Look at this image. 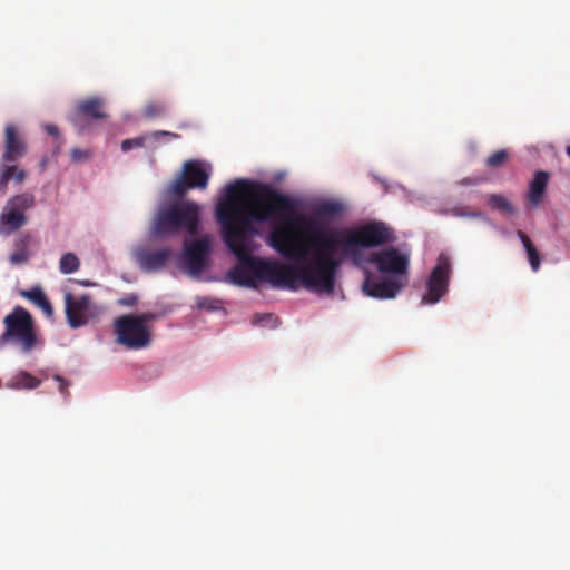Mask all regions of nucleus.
<instances>
[{
  "instance_id": "nucleus-1",
  "label": "nucleus",
  "mask_w": 570,
  "mask_h": 570,
  "mask_svg": "<svg viewBox=\"0 0 570 570\" xmlns=\"http://www.w3.org/2000/svg\"><path fill=\"white\" fill-rule=\"evenodd\" d=\"M297 208V200L268 184L239 179L225 187L216 218L239 261L228 274L234 284L255 288L258 279L276 288L333 294L343 258L395 239L383 222L338 230Z\"/></svg>"
},
{
  "instance_id": "nucleus-2",
  "label": "nucleus",
  "mask_w": 570,
  "mask_h": 570,
  "mask_svg": "<svg viewBox=\"0 0 570 570\" xmlns=\"http://www.w3.org/2000/svg\"><path fill=\"white\" fill-rule=\"evenodd\" d=\"M199 215L200 207L193 200H180L163 206L153 219L150 235L160 238L185 230L194 236L198 233Z\"/></svg>"
},
{
  "instance_id": "nucleus-3",
  "label": "nucleus",
  "mask_w": 570,
  "mask_h": 570,
  "mask_svg": "<svg viewBox=\"0 0 570 570\" xmlns=\"http://www.w3.org/2000/svg\"><path fill=\"white\" fill-rule=\"evenodd\" d=\"M4 331L0 335V344H12L22 352H31L38 344V335L35 321L28 309L16 306L11 313L3 318Z\"/></svg>"
},
{
  "instance_id": "nucleus-4",
  "label": "nucleus",
  "mask_w": 570,
  "mask_h": 570,
  "mask_svg": "<svg viewBox=\"0 0 570 570\" xmlns=\"http://www.w3.org/2000/svg\"><path fill=\"white\" fill-rule=\"evenodd\" d=\"M156 318L157 315L151 312L117 317L114 322L117 343L128 350H141L147 347L151 341V333L147 324Z\"/></svg>"
},
{
  "instance_id": "nucleus-5",
  "label": "nucleus",
  "mask_w": 570,
  "mask_h": 570,
  "mask_svg": "<svg viewBox=\"0 0 570 570\" xmlns=\"http://www.w3.org/2000/svg\"><path fill=\"white\" fill-rule=\"evenodd\" d=\"M210 167L198 159L186 160L179 174L167 187V195L176 198L184 197L190 189L204 190L208 186Z\"/></svg>"
},
{
  "instance_id": "nucleus-6",
  "label": "nucleus",
  "mask_w": 570,
  "mask_h": 570,
  "mask_svg": "<svg viewBox=\"0 0 570 570\" xmlns=\"http://www.w3.org/2000/svg\"><path fill=\"white\" fill-rule=\"evenodd\" d=\"M35 205V196L30 193H22L9 198L0 214V235L9 236L27 223L26 210Z\"/></svg>"
},
{
  "instance_id": "nucleus-7",
  "label": "nucleus",
  "mask_w": 570,
  "mask_h": 570,
  "mask_svg": "<svg viewBox=\"0 0 570 570\" xmlns=\"http://www.w3.org/2000/svg\"><path fill=\"white\" fill-rule=\"evenodd\" d=\"M65 313L67 323L71 328H79L89 323L99 313L91 295L76 296L71 289H63Z\"/></svg>"
},
{
  "instance_id": "nucleus-8",
  "label": "nucleus",
  "mask_w": 570,
  "mask_h": 570,
  "mask_svg": "<svg viewBox=\"0 0 570 570\" xmlns=\"http://www.w3.org/2000/svg\"><path fill=\"white\" fill-rule=\"evenodd\" d=\"M451 272L452 267L449 256L440 254L436 265L428 278V292L422 297L423 304H435L448 293Z\"/></svg>"
},
{
  "instance_id": "nucleus-9",
  "label": "nucleus",
  "mask_w": 570,
  "mask_h": 570,
  "mask_svg": "<svg viewBox=\"0 0 570 570\" xmlns=\"http://www.w3.org/2000/svg\"><path fill=\"white\" fill-rule=\"evenodd\" d=\"M368 262L373 263L383 274L393 275L399 279L405 278L410 264L409 255L399 252L394 247H389L370 255Z\"/></svg>"
},
{
  "instance_id": "nucleus-10",
  "label": "nucleus",
  "mask_w": 570,
  "mask_h": 570,
  "mask_svg": "<svg viewBox=\"0 0 570 570\" xmlns=\"http://www.w3.org/2000/svg\"><path fill=\"white\" fill-rule=\"evenodd\" d=\"M210 253V242L203 237L190 243H185L183 253V263L190 275H199L207 264Z\"/></svg>"
},
{
  "instance_id": "nucleus-11",
  "label": "nucleus",
  "mask_w": 570,
  "mask_h": 570,
  "mask_svg": "<svg viewBox=\"0 0 570 570\" xmlns=\"http://www.w3.org/2000/svg\"><path fill=\"white\" fill-rule=\"evenodd\" d=\"M173 250L169 247L150 249L139 246L134 250V257L140 269L147 273L161 271L171 258Z\"/></svg>"
},
{
  "instance_id": "nucleus-12",
  "label": "nucleus",
  "mask_w": 570,
  "mask_h": 570,
  "mask_svg": "<svg viewBox=\"0 0 570 570\" xmlns=\"http://www.w3.org/2000/svg\"><path fill=\"white\" fill-rule=\"evenodd\" d=\"M404 285L405 281L396 277H389L382 282H377L370 275V273H367L362 288L370 297L390 299L394 298Z\"/></svg>"
},
{
  "instance_id": "nucleus-13",
  "label": "nucleus",
  "mask_w": 570,
  "mask_h": 570,
  "mask_svg": "<svg viewBox=\"0 0 570 570\" xmlns=\"http://www.w3.org/2000/svg\"><path fill=\"white\" fill-rule=\"evenodd\" d=\"M28 151V145L19 132L18 128L8 124L4 128V147L1 156L3 163H16L24 157Z\"/></svg>"
},
{
  "instance_id": "nucleus-14",
  "label": "nucleus",
  "mask_w": 570,
  "mask_h": 570,
  "mask_svg": "<svg viewBox=\"0 0 570 570\" xmlns=\"http://www.w3.org/2000/svg\"><path fill=\"white\" fill-rule=\"evenodd\" d=\"M549 180V173L539 170L534 174L530 183L528 199L533 206H539L542 202Z\"/></svg>"
},
{
  "instance_id": "nucleus-15",
  "label": "nucleus",
  "mask_w": 570,
  "mask_h": 570,
  "mask_svg": "<svg viewBox=\"0 0 570 570\" xmlns=\"http://www.w3.org/2000/svg\"><path fill=\"white\" fill-rule=\"evenodd\" d=\"M77 114L79 117L92 119H104L107 117L104 111V101L97 97L80 101L77 105Z\"/></svg>"
},
{
  "instance_id": "nucleus-16",
  "label": "nucleus",
  "mask_w": 570,
  "mask_h": 570,
  "mask_svg": "<svg viewBox=\"0 0 570 570\" xmlns=\"http://www.w3.org/2000/svg\"><path fill=\"white\" fill-rule=\"evenodd\" d=\"M20 296L32 302L48 317H52L53 308L41 287L35 286L30 289L20 291Z\"/></svg>"
},
{
  "instance_id": "nucleus-17",
  "label": "nucleus",
  "mask_w": 570,
  "mask_h": 570,
  "mask_svg": "<svg viewBox=\"0 0 570 570\" xmlns=\"http://www.w3.org/2000/svg\"><path fill=\"white\" fill-rule=\"evenodd\" d=\"M41 381L27 371L18 372L8 383L7 386L14 390L26 389L33 390L40 385Z\"/></svg>"
},
{
  "instance_id": "nucleus-18",
  "label": "nucleus",
  "mask_w": 570,
  "mask_h": 570,
  "mask_svg": "<svg viewBox=\"0 0 570 570\" xmlns=\"http://www.w3.org/2000/svg\"><path fill=\"white\" fill-rule=\"evenodd\" d=\"M30 240L31 236L29 234H24L19 238L17 242V246L19 248L9 256V262L12 265L23 264L29 259L30 254L27 249V246L29 245Z\"/></svg>"
},
{
  "instance_id": "nucleus-19",
  "label": "nucleus",
  "mask_w": 570,
  "mask_h": 570,
  "mask_svg": "<svg viewBox=\"0 0 570 570\" xmlns=\"http://www.w3.org/2000/svg\"><path fill=\"white\" fill-rule=\"evenodd\" d=\"M488 203L492 209L503 212L510 215L514 213V207L503 195L491 194L489 196Z\"/></svg>"
},
{
  "instance_id": "nucleus-20",
  "label": "nucleus",
  "mask_w": 570,
  "mask_h": 570,
  "mask_svg": "<svg viewBox=\"0 0 570 570\" xmlns=\"http://www.w3.org/2000/svg\"><path fill=\"white\" fill-rule=\"evenodd\" d=\"M80 261L73 253H66L59 262V269L62 274H71L79 269Z\"/></svg>"
},
{
  "instance_id": "nucleus-21",
  "label": "nucleus",
  "mask_w": 570,
  "mask_h": 570,
  "mask_svg": "<svg viewBox=\"0 0 570 570\" xmlns=\"http://www.w3.org/2000/svg\"><path fill=\"white\" fill-rule=\"evenodd\" d=\"M16 165L12 163H3L0 165V193L4 194L8 183L13 178Z\"/></svg>"
},
{
  "instance_id": "nucleus-22",
  "label": "nucleus",
  "mask_w": 570,
  "mask_h": 570,
  "mask_svg": "<svg viewBox=\"0 0 570 570\" xmlns=\"http://www.w3.org/2000/svg\"><path fill=\"white\" fill-rule=\"evenodd\" d=\"M509 153L504 149L497 150L485 159V165L490 168H499L508 160Z\"/></svg>"
},
{
  "instance_id": "nucleus-23",
  "label": "nucleus",
  "mask_w": 570,
  "mask_h": 570,
  "mask_svg": "<svg viewBox=\"0 0 570 570\" xmlns=\"http://www.w3.org/2000/svg\"><path fill=\"white\" fill-rule=\"evenodd\" d=\"M253 324L255 325H263L268 327H276L278 324V317H276L274 314L267 313V314H256L253 318Z\"/></svg>"
},
{
  "instance_id": "nucleus-24",
  "label": "nucleus",
  "mask_w": 570,
  "mask_h": 570,
  "mask_svg": "<svg viewBox=\"0 0 570 570\" xmlns=\"http://www.w3.org/2000/svg\"><path fill=\"white\" fill-rule=\"evenodd\" d=\"M341 212L338 204L334 202H323L317 206V213L325 216H335Z\"/></svg>"
},
{
  "instance_id": "nucleus-25",
  "label": "nucleus",
  "mask_w": 570,
  "mask_h": 570,
  "mask_svg": "<svg viewBox=\"0 0 570 570\" xmlns=\"http://www.w3.org/2000/svg\"><path fill=\"white\" fill-rule=\"evenodd\" d=\"M91 157V153L86 149L72 148L70 150V158L73 163H83Z\"/></svg>"
},
{
  "instance_id": "nucleus-26",
  "label": "nucleus",
  "mask_w": 570,
  "mask_h": 570,
  "mask_svg": "<svg viewBox=\"0 0 570 570\" xmlns=\"http://www.w3.org/2000/svg\"><path fill=\"white\" fill-rule=\"evenodd\" d=\"M145 139H146V137H144V136L131 138V139H125L121 142V150L122 151H129L132 148L142 147L144 142H145Z\"/></svg>"
},
{
  "instance_id": "nucleus-27",
  "label": "nucleus",
  "mask_w": 570,
  "mask_h": 570,
  "mask_svg": "<svg viewBox=\"0 0 570 570\" xmlns=\"http://www.w3.org/2000/svg\"><path fill=\"white\" fill-rule=\"evenodd\" d=\"M164 112H165V108L158 104H149L145 108V115L148 118H154V117L160 116Z\"/></svg>"
},
{
  "instance_id": "nucleus-28",
  "label": "nucleus",
  "mask_w": 570,
  "mask_h": 570,
  "mask_svg": "<svg viewBox=\"0 0 570 570\" xmlns=\"http://www.w3.org/2000/svg\"><path fill=\"white\" fill-rule=\"evenodd\" d=\"M517 235H518V237L520 238V240H521V243H522V245H523V247H524V249H525L527 254H529V253H532V252H535V250H537V248H535V246L533 245L532 240L529 238V236H528L524 232H522V230H518V232H517Z\"/></svg>"
},
{
  "instance_id": "nucleus-29",
  "label": "nucleus",
  "mask_w": 570,
  "mask_h": 570,
  "mask_svg": "<svg viewBox=\"0 0 570 570\" xmlns=\"http://www.w3.org/2000/svg\"><path fill=\"white\" fill-rule=\"evenodd\" d=\"M517 235H518V237L520 238V240H521V243H522V245H523V247H524V249H525L527 254H529V253H532V252H535V250H537V248H535V246L533 245L532 240L529 238V236H528L524 232H522V230H518V232H517Z\"/></svg>"
},
{
  "instance_id": "nucleus-30",
  "label": "nucleus",
  "mask_w": 570,
  "mask_h": 570,
  "mask_svg": "<svg viewBox=\"0 0 570 570\" xmlns=\"http://www.w3.org/2000/svg\"><path fill=\"white\" fill-rule=\"evenodd\" d=\"M529 258L530 266L533 272H537L540 268L541 257L538 250L527 254Z\"/></svg>"
},
{
  "instance_id": "nucleus-31",
  "label": "nucleus",
  "mask_w": 570,
  "mask_h": 570,
  "mask_svg": "<svg viewBox=\"0 0 570 570\" xmlns=\"http://www.w3.org/2000/svg\"><path fill=\"white\" fill-rule=\"evenodd\" d=\"M150 137L157 140L159 137H167L170 139H179L180 136L176 132L166 131V130H157L150 134Z\"/></svg>"
},
{
  "instance_id": "nucleus-32",
  "label": "nucleus",
  "mask_w": 570,
  "mask_h": 570,
  "mask_svg": "<svg viewBox=\"0 0 570 570\" xmlns=\"http://www.w3.org/2000/svg\"><path fill=\"white\" fill-rule=\"evenodd\" d=\"M53 379L59 384L58 385L59 392L61 394L68 396L69 395L68 387H69L70 383L60 375H55Z\"/></svg>"
},
{
  "instance_id": "nucleus-33",
  "label": "nucleus",
  "mask_w": 570,
  "mask_h": 570,
  "mask_svg": "<svg viewBox=\"0 0 570 570\" xmlns=\"http://www.w3.org/2000/svg\"><path fill=\"white\" fill-rule=\"evenodd\" d=\"M13 173L14 174L12 179L17 184H21L27 177V171L23 168H19L18 166H16V170Z\"/></svg>"
},
{
  "instance_id": "nucleus-34",
  "label": "nucleus",
  "mask_w": 570,
  "mask_h": 570,
  "mask_svg": "<svg viewBox=\"0 0 570 570\" xmlns=\"http://www.w3.org/2000/svg\"><path fill=\"white\" fill-rule=\"evenodd\" d=\"M46 131L51 136H58L59 129L57 126L48 124L45 126Z\"/></svg>"
},
{
  "instance_id": "nucleus-35",
  "label": "nucleus",
  "mask_w": 570,
  "mask_h": 570,
  "mask_svg": "<svg viewBox=\"0 0 570 570\" xmlns=\"http://www.w3.org/2000/svg\"><path fill=\"white\" fill-rule=\"evenodd\" d=\"M68 282L70 284H80V285L86 286V287L95 285L92 282H90L88 279H85V281L69 279Z\"/></svg>"
},
{
  "instance_id": "nucleus-36",
  "label": "nucleus",
  "mask_w": 570,
  "mask_h": 570,
  "mask_svg": "<svg viewBox=\"0 0 570 570\" xmlns=\"http://www.w3.org/2000/svg\"><path fill=\"white\" fill-rule=\"evenodd\" d=\"M473 183H474V181H473L472 179H470V178H465V179H463V180L461 181V184H463V185H470V184H473Z\"/></svg>"
},
{
  "instance_id": "nucleus-37",
  "label": "nucleus",
  "mask_w": 570,
  "mask_h": 570,
  "mask_svg": "<svg viewBox=\"0 0 570 570\" xmlns=\"http://www.w3.org/2000/svg\"><path fill=\"white\" fill-rule=\"evenodd\" d=\"M469 216H471V217H480V216H481V214H480V213H472V214H470Z\"/></svg>"
},
{
  "instance_id": "nucleus-38",
  "label": "nucleus",
  "mask_w": 570,
  "mask_h": 570,
  "mask_svg": "<svg viewBox=\"0 0 570 570\" xmlns=\"http://www.w3.org/2000/svg\"><path fill=\"white\" fill-rule=\"evenodd\" d=\"M567 155L569 156L570 158V145L567 147Z\"/></svg>"
},
{
  "instance_id": "nucleus-39",
  "label": "nucleus",
  "mask_w": 570,
  "mask_h": 570,
  "mask_svg": "<svg viewBox=\"0 0 570 570\" xmlns=\"http://www.w3.org/2000/svg\"><path fill=\"white\" fill-rule=\"evenodd\" d=\"M198 305H199L200 307H203V306H205V303H204V302H199V303H198Z\"/></svg>"
}]
</instances>
